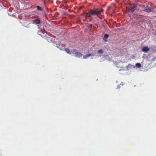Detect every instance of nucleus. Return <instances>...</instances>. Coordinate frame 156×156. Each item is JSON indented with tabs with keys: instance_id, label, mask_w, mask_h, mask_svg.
I'll use <instances>...</instances> for the list:
<instances>
[{
	"instance_id": "0eeeda50",
	"label": "nucleus",
	"mask_w": 156,
	"mask_h": 156,
	"mask_svg": "<svg viewBox=\"0 0 156 156\" xmlns=\"http://www.w3.org/2000/svg\"><path fill=\"white\" fill-rule=\"evenodd\" d=\"M36 8L38 11H42L43 9L41 7L38 5L36 6Z\"/></svg>"
},
{
	"instance_id": "9b49d317",
	"label": "nucleus",
	"mask_w": 156,
	"mask_h": 156,
	"mask_svg": "<svg viewBox=\"0 0 156 156\" xmlns=\"http://www.w3.org/2000/svg\"><path fill=\"white\" fill-rule=\"evenodd\" d=\"M145 10H146L147 12H151V7L147 6V8L145 9Z\"/></svg>"
},
{
	"instance_id": "f8f14e48",
	"label": "nucleus",
	"mask_w": 156,
	"mask_h": 156,
	"mask_svg": "<svg viewBox=\"0 0 156 156\" xmlns=\"http://www.w3.org/2000/svg\"><path fill=\"white\" fill-rule=\"evenodd\" d=\"M98 52L99 54H102L103 53L104 51L102 49H100L97 51Z\"/></svg>"
},
{
	"instance_id": "f257e3e1",
	"label": "nucleus",
	"mask_w": 156,
	"mask_h": 156,
	"mask_svg": "<svg viewBox=\"0 0 156 156\" xmlns=\"http://www.w3.org/2000/svg\"><path fill=\"white\" fill-rule=\"evenodd\" d=\"M102 9H91L89 10L88 12H86L85 14L86 16L89 17H91L92 16H96L99 18H100V16L101 14L103 11Z\"/></svg>"
},
{
	"instance_id": "423d86ee",
	"label": "nucleus",
	"mask_w": 156,
	"mask_h": 156,
	"mask_svg": "<svg viewBox=\"0 0 156 156\" xmlns=\"http://www.w3.org/2000/svg\"><path fill=\"white\" fill-rule=\"evenodd\" d=\"M109 37V35L108 34H106L105 35L104 37L103 38L104 40L105 41H107V39Z\"/></svg>"
},
{
	"instance_id": "6e6552de",
	"label": "nucleus",
	"mask_w": 156,
	"mask_h": 156,
	"mask_svg": "<svg viewBox=\"0 0 156 156\" xmlns=\"http://www.w3.org/2000/svg\"><path fill=\"white\" fill-rule=\"evenodd\" d=\"M93 56V55H92L91 54H88V55H84L83 56V58H84V59H86V58H87V57H89V56Z\"/></svg>"
},
{
	"instance_id": "4468645a",
	"label": "nucleus",
	"mask_w": 156,
	"mask_h": 156,
	"mask_svg": "<svg viewBox=\"0 0 156 156\" xmlns=\"http://www.w3.org/2000/svg\"><path fill=\"white\" fill-rule=\"evenodd\" d=\"M44 31L45 33H46V34H48V32L45 30H44Z\"/></svg>"
},
{
	"instance_id": "1a4fd4ad",
	"label": "nucleus",
	"mask_w": 156,
	"mask_h": 156,
	"mask_svg": "<svg viewBox=\"0 0 156 156\" xmlns=\"http://www.w3.org/2000/svg\"><path fill=\"white\" fill-rule=\"evenodd\" d=\"M136 67L140 68L141 67V64L140 63H137L136 64Z\"/></svg>"
},
{
	"instance_id": "20e7f679",
	"label": "nucleus",
	"mask_w": 156,
	"mask_h": 156,
	"mask_svg": "<svg viewBox=\"0 0 156 156\" xmlns=\"http://www.w3.org/2000/svg\"><path fill=\"white\" fill-rule=\"evenodd\" d=\"M150 49L147 46L144 47L142 49V51L145 53L147 52Z\"/></svg>"
},
{
	"instance_id": "ddd939ff",
	"label": "nucleus",
	"mask_w": 156,
	"mask_h": 156,
	"mask_svg": "<svg viewBox=\"0 0 156 156\" xmlns=\"http://www.w3.org/2000/svg\"><path fill=\"white\" fill-rule=\"evenodd\" d=\"M60 44H57L56 45V46L58 47L59 48L60 46Z\"/></svg>"
},
{
	"instance_id": "9d476101",
	"label": "nucleus",
	"mask_w": 156,
	"mask_h": 156,
	"mask_svg": "<svg viewBox=\"0 0 156 156\" xmlns=\"http://www.w3.org/2000/svg\"><path fill=\"white\" fill-rule=\"evenodd\" d=\"M65 51L67 53L69 54H71V52L69 51V49L68 48H65Z\"/></svg>"
},
{
	"instance_id": "39448f33",
	"label": "nucleus",
	"mask_w": 156,
	"mask_h": 156,
	"mask_svg": "<svg viewBox=\"0 0 156 156\" xmlns=\"http://www.w3.org/2000/svg\"><path fill=\"white\" fill-rule=\"evenodd\" d=\"M33 23L35 24H37L40 23V21L38 19H36L33 21Z\"/></svg>"
},
{
	"instance_id": "f03ea898",
	"label": "nucleus",
	"mask_w": 156,
	"mask_h": 156,
	"mask_svg": "<svg viewBox=\"0 0 156 156\" xmlns=\"http://www.w3.org/2000/svg\"><path fill=\"white\" fill-rule=\"evenodd\" d=\"M73 53L74 56L80 58L83 56V55L80 52H78L77 50L73 49L72 51Z\"/></svg>"
},
{
	"instance_id": "7ed1b4c3",
	"label": "nucleus",
	"mask_w": 156,
	"mask_h": 156,
	"mask_svg": "<svg viewBox=\"0 0 156 156\" xmlns=\"http://www.w3.org/2000/svg\"><path fill=\"white\" fill-rule=\"evenodd\" d=\"M137 7V5L136 4H134L132 7H131L129 8V12H134V11L136 10L135 9Z\"/></svg>"
}]
</instances>
